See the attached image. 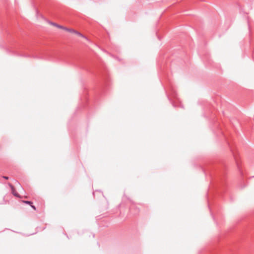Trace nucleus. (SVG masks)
Listing matches in <instances>:
<instances>
[{"label":"nucleus","mask_w":254,"mask_h":254,"mask_svg":"<svg viewBox=\"0 0 254 254\" xmlns=\"http://www.w3.org/2000/svg\"><path fill=\"white\" fill-rule=\"evenodd\" d=\"M22 202L24 203H25V204H29V205H31V204H33V202L31 201H28V200H23Z\"/></svg>","instance_id":"20e7f679"},{"label":"nucleus","mask_w":254,"mask_h":254,"mask_svg":"<svg viewBox=\"0 0 254 254\" xmlns=\"http://www.w3.org/2000/svg\"><path fill=\"white\" fill-rule=\"evenodd\" d=\"M71 32V33H75L76 34H77V35L79 36H81L82 37H84L85 38L84 36L81 33H80L78 31H77L73 29H71L70 30V32Z\"/></svg>","instance_id":"f03ea898"},{"label":"nucleus","mask_w":254,"mask_h":254,"mask_svg":"<svg viewBox=\"0 0 254 254\" xmlns=\"http://www.w3.org/2000/svg\"><path fill=\"white\" fill-rule=\"evenodd\" d=\"M50 23L51 25H53V26H56V27H57L58 28L64 29V30H66V31H68V32H70V30L71 29L68 28L67 27H64L63 26L59 25V24H57L56 23H54V22H51Z\"/></svg>","instance_id":"f257e3e1"},{"label":"nucleus","mask_w":254,"mask_h":254,"mask_svg":"<svg viewBox=\"0 0 254 254\" xmlns=\"http://www.w3.org/2000/svg\"><path fill=\"white\" fill-rule=\"evenodd\" d=\"M11 190H12V194L17 197H20V195L16 191V190H14V187L11 185Z\"/></svg>","instance_id":"7ed1b4c3"},{"label":"nucleus","mask_w":254,"mask_h":254,"mask_svg":"<svg viewBox=\"0 0 254 254\" xmlns=\"http://www.w3.org/2000/svg\"><path fill=\"white\" fill-rule=\"evenodd\" d=\"M2 178L5 179H6V180H8V177H7V176H3Z\"/></svg>","instance_id":"423d86ee"},{"label":"nucleus","mask_w":254,"mask_h":254,"mask_svg":"<svg viewBox=\"0 0 254 254\" xmlns=\"http://www.w3.org/2000/svg\"><path fill=\"white\" fill-rule=\"evenodd\" d=\"M30 206L34 209V210H36V207L33 205V204H31L30 205Z\"/></svg>","instance_id":"39448f33"}]
</instances>
